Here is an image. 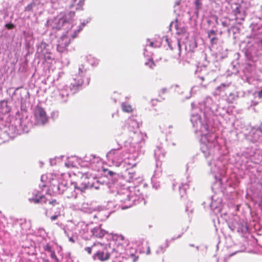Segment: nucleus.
I'll return each instance as SVG.
<instances>
[{
  "label": "nucleus",
  "instance_id": "18",
  "mask_svg": "<svg viewBox=\"0 0 262 262\" xmlns=\"http://www.w3.org/2000/svg\"><path fill=\"white\" fill-rule=\"evenodd\" d=\"M92 236L97 238H102L108 233V232L103 229L101 225L96 226L91 230Z\"/></svg>",
  "mask_w": 262,
  "mask_h": 262
},
{
  "label": "nucleus",
  "instance_id": "28",
  "mask_svg": "<svg viewBox=\"0 0 262 262\" xmlns=\"http://www.w3.org/2000/svg\"><path fill=\"white\" fill-rule=\"evenodd\" d=\"M229 228L232 230H237V231H239L240 228V225L237 223H232V224H229Z\"/></svg>",
  "mask_w": 262,
  "mask_h": 262
},
{
  "label": "nucleus",
  "instance_id": "37",
  "mask_svg": "<svg viewBox=\"0 0 262 262\" xmlns=\"http://www.w3.org/2000/svg\"><path fill=\"white\" fill-rule=\"evenodd\" d=\"M145 65L148 66L150 68H153V67L155 66V63H154L153 61L149 59L148 61L146 62H145Z\"/></svg>",
  "mask_w": 262,
  "mask_h": 262
},
{
  "label": "nucleus",
  "instance_id": "16",
  "mask_svg": "<svg viewBox=\"0 0 262 262\" xmlns=\"http://www.w3.org/2000/svg\"><path fill=\"white\" fill-rule=\"evenodd\" d=\"M33 197L29 199L30 202L34 203L35 204L39 203L46 204L48 203L49 204L52 205H55V204H57L55 200L52 201L48 200V199L44 197L43 195H38L36 193V192H35L33 193Z\"/></svg>",
  "mask_w": 262,
  "mask_h": 262
},
{
  "label": "nucleus",
  "instance_id": "52",
  "mask_svg": "<svg viewBox=\"0 0 262 262\" xmlns=\"http://www.w3.org/2000/svg\"><path fill=\"white\" fill-rule=\"evenodd\" d=\"M209 100H211V99H207V101H209Z\"/></svg>",
  "mask_w": 262,
  "mask_h": 262
},
{
  "label": "nucleus",
  "instance_id": "15",
  "mask_svg": "<svg viewBox=\"0 0 262 262\" xmlns=\"http://www.w3.org/2000/svg\"><path fill=\"white\" fill-rule=\"evenodd\" d=\"M66 185L59 184L56 179H53L49 186L50 190L52 191L53 194H61L64 192Z\"/></svg>",
  "mask_w": 262,
  "mask_h": 262
},
{
  "label": "nucleus",
  "instance_id": "14",
  "mask_svg": "<svg viewBox=\"0 0 262 262\" xmlns=\"http://www.w3.org/2000/svg\"><path fill=\"white\" fill-rule=\"evenodd\" d=\"M74 207L76 209L88 213H91L95 210L91 203H90L85 200L77 203L74 205Z\"/></svg>",
  "mask_w": 262,
  "mask_h": 262
},
{
  "label": "nucleus",
  "instance_id": "6",
  "mask_svg": "<svg viewBox=\"0 0 262 262\" xmlns=\"http://www.w3.org/2000/svg\"><path fill=\"white\" fill-rule=\"evenodd\" d=\"M93 186L89 183L85 184L83 186L77 187L75 184H72L70 186L64 187V192L66 196L68 198L76 199L77 198L79 193L83 191L85 189L91 188Z\"/></svg>",
  "mask_w": 262,
  "mask_h": 262
},
{
  "label": "nucleus",
  "instance_id": "24",
  "mask_svg": "<svg viewBox=\"0 0 262 262\" xmlns=\"http://www.w3.org/2000/svg\"><path fill=\"white\" fill-rule=\"evenodd\" d=\"M54 19L53 21V23L52 24V26L54 28H59L60 26L59 25H57L56 24L57 23H58V24L61 23L62 24H63V23H65L66 25H68V26L70 25V24L69 23V22L67 21L66 20H64L63 19L64 17H61V18H60V19H57V18H59V17H54Z\"/></svg>",
  "mask_w": 262,
  "mask_h": 262
},
{
  "label": "nucleus",
  "instance_id": "25",
  "mask_svg": "<svg viewBox=\"0 0 262 262\" xmlns=\"http://www.w3.org/2000/svg\"><path fill=\"white\" fill-rule=\"evenodd\" d=\"M121 106L123 112L131 113L133 111L132 106L126 102H123Z\"/></svg>",
  "mask_w": 262,
  "mask_h": 262
},
{
  "label": "nucleus",
  "instance_id": "19",
  "mask_svg": "<svg viewBox=\"0 0 262 262\" xmlns=\"http://www.w3.org/2000/svg\"><path fill=\"white\" fill-rule=\"evenodd\" d=\"M222 199L219 198H216V196H213L212 197V202L210 204V207L211 209L215 210L218 209L220 210V208L222 203Z\"/></svg>",
  "mask_w": 262,
  "mask_h": 262
},
{
  "label": "nucleus",
  "instance_id": "42",
  "mask_svg": "<svg viewBox=\"0 0 262 262\" xmlns=\"http://www.w3.org/2000/svg\"><path fill=\"white\" fill-rule=\"evenodd\" d=\"M240 7H237L235 10H234V15H238V14H240Z\"/></svg>",
  "mask_w": 262,
  "mask_h": 262
},
{
  "label": "nucleus",
  "instance_id": "40",
  "mask_svg": "<svg viewBox=\"0 0 262 262\" xmlns=\"http://www.w3.org/2000/svg\"><path fill=\"white\" fill-rule=\"evenodd\" d=\"M162 39L165 40L167 42V43L169 47L170 48V49L172 50V45H171V43L169 42L168 38L166 36H164L163 37Z\"/></svg>",
  "mask_w": 262,
  "mask_h": 262
},
{
  "label": "nucleus",
  "instance_id": "5",
  "mask_svg": "<svg viewBox=\"0 0 262 262\" xmlns=\"http://www.w3.org/2000/svg\"><path fill=\"white\" fill-rule=\"evenodd\" d=\"M141 149V146L138 145L135 148L132 146L127 149V152H125V156L124 159V164L127 165L129 167H133L136 165V160L138 158L139 151Z\"/></svg>",
  "mask_w": 262,
  "mask_h": 262
},
{
  "label": "nucleus",
  "instance_id": "27",
  "mask_svg": "<svg viewBox=\"0 0 262 262\" xmlns=\"http://www.w3.org/2000/svg\"><path fill=\"white\" fill-rule=\"evenodd\" d=\"M87 61L92 66H95L98 63V60L91 55H89L87 57Z\"/></svg>",
  "mask_w": 262,
  "mask_h": 262
},
{
  "label": "nucleus",
  "instance_id": "38",
  "mask_svg": "<svg viewBox=\"0 0 262 262\" xmlns=\"http://www.w3.org/2000/svg\"><path fill=\"white\" fill-rule=\"evenodd\" d=\"M102 213L101 212H98L96 214L94 215V217L97 218L99 220L102 221L103 220V219L102 217Z\"/></svg>",
  "mask_w": 262,
  "mask_h": 262
},
{
  "label": "nucleus",
  "instance_id": "31",
  "mask_svg": "<svg viewBox=\"0 0 262 262\" xmlns=\"http://www.w3.org/2000/svg\"><path fill=\"white\" fill-rule=\"evenodd\" d=\"M94 244L92 247H88L85 248L84 250L86 252H87L89 254H91L92 252V250L96 251L97 250V248H94Z\"/></svg>",
  "mask_w": 262,
  "mask_h": 262
},
{
  "label": "nucleus",
  "instance_id": "50",
  "mask_svg": "<svg viewBox=\"0 0 262 262\" xmlns=\"http://www.w3.org/2000/svg\"><path fill=\"white\" fill-rule=\"evenodd\" d=\"M235 95L233 94H230V95H229V97H233V99H234V97H235Z\"/></svg>",
  "mask_w": 262,
  "mask_h": 262
},
{
  "label": "nucleus",
  "instance_id": "12",
  "mask_svg": "<svg viewBox=\"0 0 262 262\" xmlns=\"http://www.w3.org/2000/svg\"><path fill=\"white\" fill-rule=\"evenodd\" d=\"M35 122L38 125H43L48 121V118L45 110L40 107H37L34 111Z\"/></svg>",
  "mask_w": 262,
  "mask_h": 262
},
{
  "label": "nucleus",
  "instance_id": "21",
  "mask_svg": "<svg viewBox=\"0 0 262 262\" xmlns=\"http://www.w3.org/2000/svg\"><path fill=\"white\" fill-rule=\"evenodd\" d=\"M43 249L45 251L48 252L50 253L51 257L54 259L55 262H59V260L56 256L54 251H53L52 247L49 244H47L43 246Z\"/></svg>",
  "mask_w": 262,
  "mask_h": 262
},
{
  "label": "nucleus",
  "instance_id": "39",
  "mask_svg": "<svg viewBox=\"0 0 262 262\" xmlns=\"http://www.w3.org/2000/svg\"><path fill=\"white\" fill-rule=\"evenodd\" d=\"M225 18V20H222V25L224 27H228L230 25L229 24V19H227V17H224Z\"/></svg>",
  "mask_w": 262,
  "mask_h": 262
},
{
  "label": "nucleus",
  "instance_id": "3",
  "mask_svg": "<svg viewBox=\"0 0 262 262\" xmlns=\"http://www.w3.org/2000/svg\"><path fill=\"white\" fill-rule=\"evenodd\" d=\"M86 69L84 65H80L79 67L78 74L73 79L71 83V90H76L82 85H88L90 82V77L86 74Z\"/></svg>",
  "mask_w": 262,
  "mask_h": 262
},
{
  "label": "nucleus",
  "instance_id": "47",
  "mask_svg": "<svg viewBox=\"0 0 262 262\" xmlns=\"http://www.w3.org/2000/svg\"><path fill=\"white\" fill-rule=\"evenodd\" d=\"M258 97L260 99H262V90L258 93Z\"/></svg>",
  "mask_w": 262,
  "mask_h": 262
},
{
  "label": "nucleus",
  "instance_id": "17",
  "mask_svg": "<svg viewBox=\"0 0 262 262\" xmlns=\"http://www.w3.org/2000/svg\"><path fill=\"white\" fill-rule=\"evenodd\" d=\"M59 95L57 99L61 102H66L69 96V89L67 85H60L58 88Z\"/></svg>",
  "mask_w": 262,
  "mask_h": 262
},
{
  "label": "nucleus",
  "instance_id": "29",
  "mask_svg": "<svg viewBox=\"0 0 262 262\" xmlns=\"http://www.w3.org/2000/svg\"><path fill=\"white\" fill-rule=\"evenodd\" d=\"M215 34V31L213 30H210L208 32V35L212 43H214V41L216 39L214 36Z\"/></svg>",
  "mask_w": 262,
  "mask_h": 262
},
{
  "label": "nucleus",
  "instance_id": "35",
  "mask_svg": "<svg viewBox=\"0 0 262 262\" xmlns=\"http://www.w3.org/2000/svg\"><path fill=\"white\" fill-rule=\"evenodd\" d=\"M161 147H157V148L155 150V155H157L158 157H160V155L161 154L163 156H164V154L161 152Z\"/></svg>",
  "mask_w": 262,
  "mask_h": 262
},
{
  "label": "nucleus",
  "instance_id": "34",
  "mask_svg": "<svg viewBox=\"0 0 262 262\" xmlns=\"http://www.w3.org/2000/svg\"><path fill=\"white\" fill-rule=\"evenodd\" d=\"M168 246V244L167 243H166V246L165 248H163L162 246H160L159 249L156 251V253L157 254L159 253H162L164 252L165 249L166 248H167Z\"/></svg>",
  "mask_w": 262,
  "mask_h": 262
},
{
  "label": "nucleus",
  "instance_id": "23",
  "mask_svg": "<svg viewBox=\"0 0 262 262\" xmlns=\"http://www.w3.org/2000/svg\"><path fill=\"white\" fill-rule=\"evenodd\" d=\"M148 42H149V43L148 46L150 47H154V48H159L161 46L162 42L161 41H149V40H147ZM148 46V45H146L145 48L144 49V56H147L149 57L150 56V54H147L146 53V52L147 51V47Z\"/></svg>",
  "mask_w": 262,
  "mask_h": 262
},
{
  "label": "nucleus",
  "instance_id": "9",
  "mask_svg": "<svg viewBox=\"0 0 262 262\" xmlns=\"http://www.w3.org/2000/svg\"><path fill=\"white\" fill-rule=\"evenodd\" d=\"M146 136L139 130L130 133L129 142L130 146L136 148L138 145L142 147L144 144Z\"/></svg>",
  "mask_w": 262,
  "mask_h": 262
},
{
  "label": "nucleus",
  "instance_id": "8",
  "mask_svg": "<svg viewBox=\"0 0 262 262\" xmlns=\"http://www.w3.org/2000/svg\"><path fill=\"white\" fill-rule=\"evenodd\" d=\"M94 248H97V250L96 251V253L94 255L95 259L104 261L109 258L110 253L108 248H110V246L98 243L94 244Z\"/></svg>",
  "mask_w": 262,
  "mask_h": 262
},
{
  "label": "nucleus",
  "instance_id": "20",
  "mask_svg": "<svg viewBox=\"0 0 262 262\" xmlns=\"http://www.w3.org/2000/svg\"><path fill=\"white\" fill-rule=\"evenodd\" d=\"M84 4V0H79V2L77 3V7H75L73 5L70 7V10L69 12V15L70 16L74 15L75 14V12L74 10L75 9L76 11H80L82 10V6Z\"/></svg>",
  "mask_w": 262,
  "mask_h": 262
},
{
  "label": "nucleus",
  "instance_id": "46",
  "mask_svg": "<svg viewBox=\"0 0 262 262\" xmlns=\"http://www.w3.org/2000/svg\"><path fill=\"white\" fill-rule=\"evenodd\" d=\"M150 247L149 246H147L146 253V254L148 255L150 254Z\"/></svg>",
  "mask_w": 262,
  "mask_h": 262
},
{
  "label": "nucleus",
  "instance_id": "48",
  "mask_svg": "<svg viewBox=\"0 0 262 262\" xmlns=\"http://www.w3.org/2000/svg\"><path fill=\"white\" fill-rule=\"evenodd\" d=\"M69 240L70 242H72V243H74V242H75L74 239H73V237H69Z\"/></svg>",
  "mask_w": 262,
  "mask_h": 262
},
{
  "label": "nucleus",
  "instance_id": "4",
  "mask_svg": "<svg viewBox=\"0 0 262 262\" xmlns=\"http://www.w3.org/2000/svg\"><path fill=\"white\" fill-rule=\"evenodd\" d=\"M125 150L118 144V147L110 150L106 154L108 161H111L116 166H119L121 163H124V159L125 156Z\"/></svg>",
  "mask_w": 262,
  "mask_h": 262
},
{
  "label": "nucleus",
  "instance_id": "45",
  "mask_svg": "<svg viewBox=\"0 0 262 262\" xmlns=\"http://www.w3.org/2000/svg\"><path fill=\"white\" fill-rule=\"evenodd\" d=\"M58 215H53L51 217V220L52 221H54L56 219H57V217H58Z\"/></svg>",
  "mask_w": 262,
  "mask_h": 262
},
{
  "label": "nucleus",
  "instance_id": "30",
  "mask_svg": "<svg viewBox=\"0 0 262 262\" xmlns=\"http://www.w3.org/2000/svg\"><path fill=\"white\" fill-rule=\"evenodd\" d=\"M17 223L19 224L21 228L24 229L25 228V225L27 224L26 220L25 219H19L16 220Z\"/></svg>",
  "mask_w": 262,
  "mask_h": 262
},
{
  "label": "nucleus",
  "instance_id": "10",
  "mask_svg": "<svg viewBox=\"0 0 262 262\" xmlns=\"http://www.w3.org/2000/svg\"><path fill=\"white\" fill-rule=\"evenodd\" d=\"M77 33L76 32H75L73 34H72L69 31L67 32L66 35L62 36L58 40V42L57 45V51L61 53L64 52L70 43L71 38L73 39L76 37Z\"/></svg>",
  "mask_w": 262,
  "mask_h": 262
},
{
  "label": "nucleus",
  "instance_id": "1",
  "mask_svg": "<svg viewBox=\"0 0 262 262\" xmlns=\"http://www.w3.org/2000/svg\"><path fill=\"white\" fill-rule=\"evenodd\" d=\"M206 102L200 104V108H193L191 116V122L196 136L200 138L201 149L204 157L208 160V165L215 179L221 174L222 163L217 159H214L216 150L220 149L217 141L218 136L211 130L208 124L210 107H206Z\"/></svg>",
  "mask_w": 262,
  "mask_h": 262
},
{
  "label": "nucleus",
  "instance_id": "2",
  "mask_svg": "<svg viewBox=\"0 0 262 262\" xmlns=\"http://www.w3.org/2000/svg\"><path fill=\"white\" fill-rule=\"evenodd\" d=\"M115 201L122 209L128 208L142 200L141 193L138 187L127 184H119L116 188Z\"/></svg>",
  "mask_w": 262,
  "mask_h": 262
},
{
  "label": "nucleus",
  "instance_id": "26",
  "mask_svg": "<svg viewBox=\"0 0 262 262\" xmlns=\"http://www.w3.org/2000/svg\"><path fill=\"white\" fill-rule=\"evenodd\" d=\"M188 188V185L187 184H182L180 187V193L181 196H183L186 194V190Z\"/></svg>",
  "mask_w": 262,
  "mask_h": 262
},
{
  "label": "nucleus",
  "instance_id": "33",
  "mask_svg": "<svg viewBox=\"0 0 262 262\" xmlns=\"http://www.w3.org/2000/svg\"><path fill=\"white\" fill-rule=\"evenodd\" d=\"M35 6L34 2H32L29 4L25 8V11H30L32 10L33 8Z\"/></svg>",
  "mask_w": 262,
  "mask_h": 262
},
{
  "label": "nucleus",
  "instance_id": "32",
  "mask_svg": "<svg viewBox=\"0 0 262 262\" xmlns=\"http://www.w3.org/2000/svg\"><path fill=\"white\" fill-rule=\"evenodd\" d=\"M195 8L199 10L202 7V1L201 0H195Z\"/></svg>",
  "mask_w": 262,
  "mask_h": 262
},
{
  "label": "nucleus",
  "instance_id": "13",
  "mask_svg": "<svg viewBox=\"0 0 262 262\" xmlns=\"http://www.w3.org/2000/svg\"><path fill=\"white\" fill-rule=\"evenodd\" d=\"M140 122L138 121L136 116H131L125 121L124 127L128 129L130 133L139 130Z\"/></svg>",
  "mask_w": 262,
  "mask_h": 262
},
{
  "label": "nucleus",
  "instance_id": "51",
  "mask_svg": "<svg viewBox=\"0 0 262 262\" xmlns=\"http://www.w3.org/2000/svg\"><path fill=\"white\" fill-rule=\"evenodd\" d=\"M257 141V139H256V138H254L252 139V142H256Z\"/></svg>",
  "mask_w": 262,
  "mask_h": 262
},
{
  "label": "nucleus",
  "instance_id": "49",
  "mask_svg": "<svg viewBox=\"0 0 262 262\" xmlns=\"http://www.w3.org/2000/svg\"><path fill=\"white\" fill-rule=\"evenodd\" d=\"M252 105L255 106V105H256L258 104V102H257L252 101Z\"/></svg>",
  "mask_w": 262,
  "mask_h": 262
},
{
  "label": "nucleus",
  "instance_id": "41",
  "mask_svg": "<svg viewBox=\"0 0 262 262\" xmlns=\"http://www.w3.org/2000/svg\"><path fill=\"white\" fill-rule=\"evenodd\" d=\"M228 86V85H227L224 83H222V84H221V85H220L219 86L217 87V89L219 91H222L223 88Z\"/></svg>",
  "mask_w": 262,
  "mask_h": 262
},
{
  "label": "nucleus",
  "instance_id": "36",
  "mask_svg": "<svg viewBox=\"0 0 262 262\" xmlns=\"http://www.w3.org/2000/svg\"><path fill=\"white\" fill-rule=\"evenodd\" d=\"M89 21V20L87 19L86 21L84 20L83 21H82L81 23V26L79 27V29L77 30V33L80 32L82 29V28L86 25V24L88 23Z\"/></svg>",
  "mask_w": 262,
  "mask_h": 262
},
{
  "label": "nucleus",
  "instance_id": "22",
  "mask_svg": "<svg viewBox=\"0 0 262 262\" xmlns=\"http://www.w3.org/2000/svg\"><path fill=\"white\" fill-rule=\"evenodd\" d=\"M78 161L76 157H72L67 159V162L65 163V166L68 168L74 167L77 166Z\"/></svg>",
  "mask_w": 262,
  "mask_h": 262
},
{
  "label": "nucleus",
  "instance_id": "44",
  "mask_svg": "<svg viewBox=\"0 0 262 262\" xmlns=\"http://www.w3.org/2000/svg\"><path fill=\"white\" fill-rule=\"evenodd\" d=\"M176 43H177V45L178 47L179 48V52H179V54L180 55L181 52V46H182V45L180 44V42L179 40H178L176 41Z\"/></svg>",
  "mask_w": 262,
  "mask_h": 262
},
{
  "label": "nucleus",
  "instance_id": "43",
  "mask_svg": "<svg viewBox=\"0 0 262 262\" xmlns=\"http://www.w3.org/2000/svg\"><path fill=\"white\" fill-rule=\"evenodd\" d=\"M5 27L9 29H11L14 28V25L12 24H6Z\"/></svg>",
  "mask_w": 262,
  "mask_h": 262
},
{
  "label": "nucleus",
  "instance_id": "7",
  "mask_svg": "<svg viewBox=\"0 0 262 262\" xmlns=\"http://www.w3.org/2000/svg\"><path fill=\"white\" fill-rule=\"evenodd\" d=\"M101 164V159L99 157L90 155L84 157L81 163V166L89 167L94 171H99Z\"/></svg>",
  "mask_w": 262,
  "mask_h": 262
},
{
  "label": "nucleus",
  "instance_id": "11",
  "mask_svg": "<svg viewBox=\"0 0 262 262\" xmlns=\"http://www.w3.org/2000/svg\"><path fill=\"white\" fill-rule=\"evenodd\" d=\"M124 180L128 183L138 184L142 181L141 174L136 172L133 168H127L123 174Z\"/></svg>",
  "mask_w": 262,
  "mask_h": 262
}]
</instances>
